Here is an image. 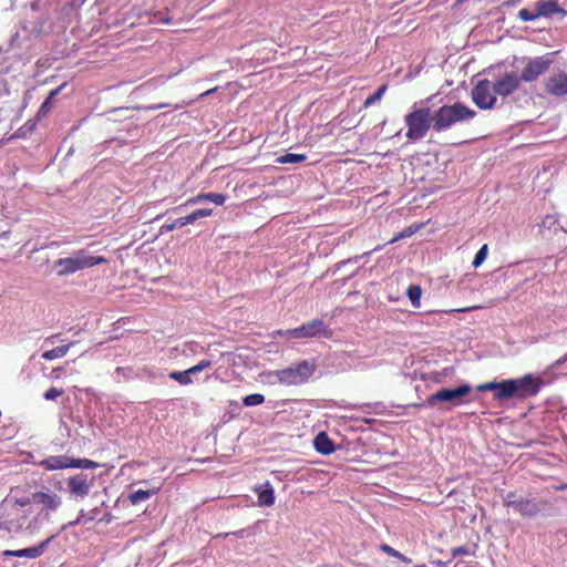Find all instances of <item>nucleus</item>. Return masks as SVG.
Returning <instances> with one entry per match:
<instances>
[{"label":"nucleus","instance_id":"obj_1","mask_svg":"<svg viewBox=\"0 0 567 567\" xmlns=\"http://www.w3.org/2000/svg\"><path fill=\"white\" fill-rule=\"evenodd\" d=\"M62 506V497L50 488L32 491L14 486L0 502V530L8 534H35L43 520Z\"/></svg>","mask_w":567,"mask_h":567},{"label":"nucleus","instance_id":"obj_2","mask_svg":"<svg viewBox=\"0 0 567 567\" xmlns=\"http://www.w3.org/2000/svg\"><path fill=\"white\" fill-rule=\"evenodd\" d=\"M475 115L474 110L461 102L444 104L435 112H432L429 106H413L404 116L408 127L405 137L411 142H416L425 137L431 128L436 133L446 132L453 125L472 120Z\"/></svg>","mask_w":567,"mask_h":567},{"label":"nucleus","instance_id":"obj_3","mask_svg":"<svg viewBox=\"0 0 567 567\" xmlns=\"http://www.w3.org/2000/svg\"><path fill=\"white\" fill-rule=\"evenodd\" d=\"M542 384V379L532 374H525L517 379L503 380L497 383L494 399L505 401L513 398L526 399L535 396L539 392Z\"/></svg>","mask_w":567,"mask_h":567},{"label":"nucleus","instance_id":"obj_4","mask_svg":"<svg viewBox=\"0 0 567 567\" xmlns=\"http://www.w3.org/2000/svg\"><path fill=\"white\" fill-rule=\"evenodd\" d=\"M105 262H107L105 257L90 256L86 250L80 249L70 257L58 259L54 262V269L58 276L63 277Z\"/></svg>","mask_w":567,"mask_h":567},{"label":"nucleus","instance_id":"obj_5","mask_svg":"<svg viewBox=\"0 0 567 567\" xmlns=\"http://www.w3.org/2000/svg\"><path fill=\"white\" fill-rule=\"evenodd\" d=\"M315 371V362L302 360L286 369L269 371L267 375L276 377L278 382L285 385H298L307 382Z\"/></svg>","mask_w":567,"mask_h":567},{"label":"nucleus","instance_id":"obj_6","mask_svg":"<svg viewBox=\"0 0 567 567\" xmlns=\"http://www.w3.org/2000/svg\"><path fill=\"white\" fill-rule=\"evenodd\" d=\"M472 388L468 384H462L454 389L442 388L435 393L429 395L424 403H415L414 406L423 408L424 405H427L433 408L437 402H449L456 406L465 402L463 398L470 394Z\"/></svg>","mask_w":567,"mask_h":567},{"label":"nucleus","instance_id":"obj_7","mask_svg":"<svg viewBox=\"0 0 567 567\" xmlns=\"http://www.w3.org/2000/svg\"><path fill=\"white\" fill-rule=\"evenodd\" d=\"M546 501H537L535 498H524L515 492H509L504 498L506 507H513L522 517H534L540 513L542 506L546 505Z\"/></svg>","mask_w":567,"mask_h":567},{"label":"nucleus","instance_id":"obj_8","mask_svg":"<svg viewBox=\"0 0 567 567\" xmlns=\"http://www.w3.org/2000/svg\"><path fill=\"white\" fill-rule=\"evenodd\" d=\"M472 100L481 110H492L497 103V94L494 93L493 83L487 80H481L472 89Z\"/></svg>","mask_w":567,"mask_h":567},{"label":"nucleus","instance_id":"obj_9","mask_svg":"<svg viewBox=\"0 0 567 567\" xmlns=\"http://www.w3.org/2000/svg\"><path fill=\"white\" fill-rule=\"evenodd\" d=\"M288 333L290 338L306 339L317 336L331 337L332 331L321 319H313L300 327L288 329Z\"/></svg>","mask_w":567,"mask_h":567},{"label":"nucleus","instance_id":"obj_10","mask_svg":"<svg viewBox=\"0 0 567 567\" xmlns=\"http://www.w3.org/2000/svg\"><path fill=\"white\" fill-rule=\"evenodd\" d=\"M95 477L85 473H78L66 478V486L69 493L79 498L89 496L92 487L94 486Z\"/></svg>","mask_w":567,"mask_h":567},{"label":"nucleus","instance_id":"obj_11","mask_svg":"<svg viewBox=\"0 0 567 567\" xmlns=\"http://www.w3.org/2000/svg\"><path fill=\"white\" fill-rule=\"evenodd\" d=\"M543 90L550 97H565L567 95V73L557 71L549 74L543 82Z\"/></svg>","mask_w":567,"mask_h":567},{"label":"nucleus","instance_id":"obj_12","mask_svg":"<svg viewBox=\"0 0 567 567\" xmlns=\"http://www.w3.org/2000/svg\"><path fill=\"white\" fill-rule=\"evenodd\" d=\"M492 83L494 85V93L501 97H507L519 89L522 78L514 71H507L497 76Z\"/></svg>","mask_w":567,"mask_h":567},{"label":"nucleus","instance_id":"obj_13","mask_svg":"<svg viewBox=\"0 0 567 567\" xmlns=\"http://www.w3.org/2000/svg\"><path fill=\"white\" fill-rule=\"evenodd\" d=\"M553 61L548 55L529 59L519 74L522 81L534 82L543 75L551 65Z\"/></svg>","mask_w":567,"mask_h":567},{"label":"nucleus","instance_id":"obj_14","mask_svg":"<svg viewBox=\"0 0 567 567\" xmlns=\"http://www.w3.org/2000/svg\"><path fill=\"white\" fill-rule=\"evenodd\" d=\"M53 538H54V536H50L47 539H44L43 542H41L40 544L32 546V547L23 548V549H17V550L7 549L2 553V555L6 557H19V558L35 559V558L40 557L47 550L49 544L52 542Z\"/></svg>","mask_w":567,"mask_h":567},{"label":"nucleus","instance_id":"obj_15","mask_svg":"<svg viewBox=\"0 0 567 567\" xmlns=\"http://www.w3.org/2000/svg\"><path fill=\"white\" fill-rule=\"evenodd\" d=\"M535 8L539 18H549L556 13H560L564 17L567 14V11L559 7L558 2L555 0H539L535 3Z\"/></svg>","mask_w":567,"mask_h":567},{"label":"nucleus","instance_id":"obj_16","mask_svg":"<svg viewBox=\"0 0 567 567\" xmlns=\"http://www.w3.org/2000/svg\"><path fill=\"white\" fill-rule=\"evenodd\" d=\"M227 197L219 193H199L187 199L184 205H195L202 202H212L217 206H221L226 202Z\"/></svg>","mask_w":567,"mask_h":567},{"label":"nucleus","instance_id":"obj_17","mask_svg":"<svg viewBox=\"0 0 567 567\" xmlns=\"http://www.w3.org/2000/svg\"><path fill=\"white\" fill-rule=\"evenodd\" d=\"M71 458L65 455L50 456L40 462L48 471L70 468Z\"/></svg>","mask_w":567,"mask_h":567},{"label":"nucleus","instance_id":"obj_18","mask_svg":"<svg viewBox=\"0 0 567 567\" xmlns=\"http://www.w3.org/2000/svg\"><path fill=\"white\" fill-rule=\"evenodd\" d=\"M313 444H315V449L317 450V452H319L323 455H328L334 451L333 442L329 439V436L324 432H320L316 436Z\"/></svg>","mask_w":567,"mask_h":567},{"label":"nucleus","instance_id":"obj_19","mask_svg":"<svg viewBox=\"0 0 567 567\" xmlns=\"http://www.w3.org/2000/svg\"><path fill=\"white\" fill-rule=\"evenodd\" d=\"M75 344H76V341H71L68 344L60 346V347L53 348L51 350L44 351L41 357H42V359L49 360V361L55 360L59 358H63L69 352V350Z\"/></svg>","mask_w":567,"mask_h":567},{"label":"nucleus","instance_id":"obj_20","mask_svg":"<svg viewBox=\"0 0 567 567\" xmlns=\"http://www.w3.org/2000/svg\"><path fill=\"white\" fill-rule=\"evenodd\" d=\"M161 489V486H157L153 489H137L133 493H131L127 498L131 502L132 505H137L141 502H145L150 499L153 495L157 494Z\"/></svg>","mask_w":567,"mask_h":567},{"label":"nucleus","instance_id":"obj_21","mask_svg":"<svg viewBox=\"0 0 567 567\" xmlns=\"http://www.w3.org/2000/svg\"><path fill=\"white\" fill-rule=\"evenodd\" d=\"M255 491L258 493V504L260 506H271V505H274V503H275V493H274V489L271 487L265 488V489L256 488Z\"/></svg>","mask_w":567,"mask_h":567},{"label":"nucleus","instance_id":"obj_22","mask_svg":"<svg viewBox=\"0 0 567 567\" xmlns=\"http://www.w3.org/2000/svg\"><path fill=\"white\" fill-rule=\"evenodd\" d=\"M212 214H213V209H210V208H199V209L194 210L189 215L182 217V220H183L184 226H186L188 224H193L194 221H196L199 218L208 217Z\"/></svg>","mask_w":567,"mask_h":567},{"label":"nucleus","instance_id":"obj_23","mask_svg":"<svg viewBox=\"0 0 567 567\" xmlns=\"http://www.w3.org/2000/svg\"><path fill=\"white\" fill-rule=\"evenodd\" d=\"M406 295L413 307L417 308L421 305L422 288L419 285H411L408 288Z\"/></svg>","mask_w":567,"mask_h":567},{"label":"nucleus","instance_id":"obj_24","mask_svg":"<svg viewBox=\"0 0 567 567\" xmlns=\"http://www.w3.org/2000/svg\"><path fill=\"white\" fill-rule=\"evenodd\" d=\"M388 90V84H382L373 94L368 96L363 102V107L368 109L375 102L380 101Z\"/></svg>","mask_w":567,"mask_h":567},{"label":"nucleus","instance_id":"obj_25","mask_svg":"<svg viewBox=\"0 0 567 567\" xmlns=\"http://www.w3.org/2000/svg\"><path fill=\"white\" fill-rule=\"evenodd\" d=\"M99 466V464L92 460H89V458H71V464H70V468H84V470H90V468H96Z\"/></svg>","mask_w":567,"mask_h":567},{"label":"nucleus","instance_id":"obj_26","mask_svg":"<svg viewBox=\"0 0 567 567\" xmlns=\"http://www.w3.org/2000/svg\"><path fill=\"white\" fill-rule=\"evenodd\" d=\"M307 159L305 154H293L287 153L277 158V162L280 164H292V163H301Z\"/></svg>","mask_w":567,"mask_h":567},{"label":"nucleus","instance_id":"obj_27","mask_svg":"<svg viewBox=\"0 0 567 567\" xmlns=\"http://www.w3.org/2000/svg\"><path fill=\"white\" fill-rule=\"evenodd\" d=\"M192 373L188 372V369L185 371H173L169 373V378L177 381L182 385L190 384L193 381L190 379Z\"/></svg>","mask_w":567,"mask_h":567},{"label":"nucleus","instance_id":"obj_28","mask_svg":"<svg viewBox=\"0 0 567 567\" xmlns=\"http://www.w3.org/2000/svg\"><path fill=\"white\" fill-rule=\"evenodd\" d=\"M243 402H244V405H246V406H256V405H260L265 402V396L260 393H254V394L246 395L243 399Z\"/></svg>","mask_w":567,"mask_h":567},{"label":"nucleus","instance_id":"obj_29","mask_svg":"<svg viewBox=\"0 0 567 567\" xmlns=\"http://www.w3.org/2000/svg\"><path fill=\"white\" fill-rule=\"evenodd\" d=\"M517 17L522 20V21H525V22H528V21H535L536 19L539 18L538 13H537V10H530V9H527V8H523L518 11L517 13Z\"/></svg>","mask_w":567,"mask_h":567},{"label":"nucleus","instance_id":"obj_30","mask_svg":"<svg viewBox=\"0 0 567 567\" xmlns=\"http://www.w3.org/2000/svg\"><path fill=\"white\" fill-rule=\"evenodd\" d=\"M64 84L56 87L55 90H52L49 94V96L45 99V101L41 104L40 111L43 113H47L51 110L52 106V100L60 93Z\"/></svg>","mask_w":567,"mask_h":567},{"label":"nucleus","instance_id":"obj_31","mask_svg":"<svg viewBox=\"0 0 567 567\" xmlns=\"http://www.w3.org/2000/svg\"><path fill=\"white\" fill-rule=\"evenodd\" d=\"M487 252H488V247L487 245H483L480 250L475 254L474 256V259H473V266L475 268L480 267L486 259L487 257Z\"/></svg>","mask_w":567,"mask_h":567},{"label":"nucleus","instance_id":"obj_32","mask_svg":"<svg viewBox=\"0 0 567 567\" xmlns=\"http://www.w3.org/2000/svg\"><path fill=\"white\" fill-rule=\"evenodd\" d=\"M212 364H213V362L210 360L204 359V360H200L197 364L190 367L188 369V372H190L192 374H195V373L202 372L205 369L210 368Z\"/></svg>","mask_w":567,"mask_h":567},{"label":"nucleus","instance_id":"obj_33","mask_svg":"<svg viewBox=\"0 0 567 567\" xmlns=\"http://www.w3.org/2000/svg\"><path fill=\"white\" fill-rule=\"evenodd\" d=\"M63 390L62 389H58L55 386H51L50 389H48L44 394H43V398L47 400V401H54L56 400L59 396H61L63 394Z\"/></svg>","mask_w":567,"mask_h":567},{"label":"nucleus","instance_id":"obj_34","mask_svg":"<svg viewBox=\"0 0 567 567\" xmlns=\"http://www.w3.org/2000/svg\"><path fill=\"white\" fill-rule=\"evenodd\" d=\"M381 549H382L384 553H386L388 555H390V556H392V557H395V558H398V559H400V560H402V561H405V563L410 561V559H409V558H406V557H405V556H403L400 551H398V550L393 549V548H392V547H390L389 545H385V544L381 545Z\"/></svg>","mask_w":567,"mask_h":567},{"label":"nucleus","instance_id":"obj_35","mask_svg":"<svg viewBox=\"0 0 567 567\" xmlns=\"http://www.w3.org/2000/svg\"><path fill=\"white\" fill-rule=\"evenodd\" d=\"M183 226H184V224H183L182 217H181V218H177V219H175L174 221H172V223H169V224H164V225L161 227V234L172 231V230H174L175 228H177V227H183Z\"/></svg>","mask_w":567,"mask_h":567},{"label":"nucleus","instance_id":"obj_36","mask_svg":"<svg viewBox=\"0 0 567 567\" xmlns=\"http://www.w3.org/2000/svg\"><path fill=\"white\" fill-rule=\"evenodd\" d=\"M415 229H412L411 227L403 229L401 233L395 235L391 240H389L388 244H394L399 241L402 238L410 237L414 234Z\"/></svg>","mask_w":567,"mask_h":567},{"label":"nucleus","instance_id":"obj_37","mask_svg":"<svg viewBox=\"0 0 567 567\" xmlns=\"http://www.w3.org/2000/svg\"><path fill=\"white\" fill-rule=\"evenodd\" d=\"M497 383H498L497 381L486 382V383L480 384L477 386V390L482 391V392L494 391V393H496Z\"/></svg>","mask_w":567,"mask_h":567},{"label":"nucleus","instance_id":"obj_38","mask_svg":"<svg viewBox=\"0 0 567 567\" xmlns=\"http://www.w3.org/2000/svg\"><path fill=\"white\" fill-rule=\"evenodd\" d=\"M452 556L453 557H456V556H461V555H470L471 554V550L467 546H458V547H454L452 548Z\"/></svg>","mask_w":567,"mask_h":567},{"label":"nucleus","instance_id":"obj_39","mask_svg":"<svg viewBox=\"0 0 567 567\" xmlns=\"http://www.w3.org/2000/svg\"><path fill=\"white\" fill-rule=\"evenodd\" d=\"M476 309H480V307L478 306L465 307V308L449 310L447 312H453V311H456V312H467V311L476 310Z\"/></svg>","mask_w":567,"mask_h":567},{"label":"nucleus","instance_id":"obj_40","mask_svg":"<svg viewBox=\"0 0 567 567\" xmlns=\"http://www.w3.org/2000/svg\"><path fill=\"white\" fill-rule=\"evenodd\" d=\"M567 362V352L561 357L559 358L558 360H556L553 364L554 368H558L560 367L563 363Z\"/></svg>","mask_w":567,"mask_h":567},{"label":"nucleus","instance_id":"obj_41","mask_svg":"<svg viewBox=\"0 0 567 567\" xmlns=\"http://www.w3.org/2000/svg\"><path fill=\"white\" fill-rule=\"evenodd\" d=\"M218 89H219L218 86H215V87H213V89H209V90H207V91L203 92L202 94H199L197 99H198V100H200V99H203L204 96L210 95V94L215 93Z\"/></svg>","mask_w":567,"mask_h":567},{"label":"nucleus","instance_id":"obj_42","mask_svg":"<svg viewBox=\"0 0 567 567\" xmlns=\"http://www.w3.org/2000/svg\"><path fill=\"white\" fill-rule=\"evenodd\" d=\"M59 337H60V334H58V333L56 334H52V336H50V337H48L45 339V342H49V343L53 344L55 342V340L59 339Z\"/></svg>","mask_w":567,"mask_h":567},{"label":"nucleus","instance_id":"obj_43","mask_svg":"<svg viewBox=\"0 0 567 567\" xmlns=\"http://www.w3.org/2000/svg\"><path fill=\"white\" fill-rule=\"evenodd\" d=\"M82 520V515L79 516L73 522H70L66 526H75V525H79Z\"/></svg>","mask_w":567,"mask_h":567},{"label":"nucleus","instance_id":"obj_44","mask_svg":"<svg viewBox=\"0 0 567 567\" xmlns=\"http://www.w3.org/2000/svg\"><path fill=\"white\" fill-rule=\"evenodd\" d=\"M276 334L280 337H289L288 330H277Z\"/></svg>","mask_w":567,"mask_h":567},{"label":"nucleus","instance_id":"obj_45","mask_svg":"<svg viewBox=\"0 0 567 567\" xmlns=\"http://www.w3.org/2000/svg\"><path fill=\"white\" fill-rule=\"evenodd\" d=\"M381 248H382L381 246H378V247H375V248L373 249V251L380 250ZM371 252H372V250H371V251L365 252L364 255H370Z\"/></svg>","mask_w":567,"mask_h":567},{"label":"nucleus","instance_id":"obj_46","mask_svg":"<svg viewBox=\"0 0 567 567\" xmlns=\"http://www.w3.org/2000/svg\"><path fill=\"white\" fill-rule=\"evenodd\" d=\"M53 246H58V243L56 241H52L49 245H47V247H53Z\"/></svg>","mask_w":567,"mask_h":567},{"label":"nucleus","instance_id":"obj_47","mask_svg":"<svg viewBox=\"0 0 567 567\" xmlns=\"http://www.w3.org/2000/svg\"><path fill=\"white\" fill-rule=\"evenodd\" d=\"M58 371H62V369L61 368L53 369V372H58Z\"/></svg>","mask_w":567,"mask_h":567}]
</instances>
